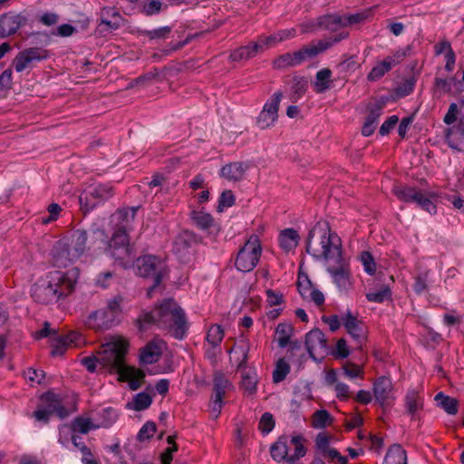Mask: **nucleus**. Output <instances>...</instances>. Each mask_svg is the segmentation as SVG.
Returning a JSON list of instances; mask_svg holds the SVG:
<instances>
[{"instance_id":"nucleus-1","label":"nucleus","mask_w":464,"mask_h":464,"mask_svg":"<svg viewBox=\"0 0 464 464\" xmlns=\"http://www.w3.org/2000/svg\"><path fill=\"white\" fill-rule=\"evenodd\" d=\"M136 324L140 331L154 325L178 340L183 339L188 330L184 310L172 298L164 299L150 311H143Z\"/></svg>"},{"instance_id":"nucleus-2","label":"nucleus","mask_w":464,"mask_h":464,"mask_svg":"<svg viewBox=\"0 0 464 464\" xmlns=\"http://www.w3.org/2000/svg\"><path fill=\"white\" fill-rule=\"evenodd\" d=\"M305 251L315 260H340L341 238L331 231L326 221L317 222L309 231L305 241Z\"/></svg>"},{"instance_id":"nucleus-3","label":"nucleus","mask_w":464,"mask_h":464,"mask_svg":"<svg viewBox=\"0 0 464 464\" xmlns=\"http://www.w3.org/2000/svg\"><path fill=\"white\" fill-rule=\"evenodd\" d=\"M75 282L62 271H53L44 278L38 280L31 288L33 299L43 304L57 302L61 297L70 295Z\"/></svg>"},{"instance_id":"nucleus-4","label":"nucleus","mask_w":464,"mask_h":464,"mask_svg":"<svg viewBox=\"0 0 464 464\" xmlns=\"http://www.w3.org/2000/svg\"><path fill=\"white\" fill-rule=\"evenodd\" d=\"M88 235L85 230H74L70 237L57 243L54 262L57 266L66 267L80 258L87 249Z\"/></svg>"},{"instance_id":"nucleus-5","label":"nucleus","mask_w":464,"mask_h":464,"mask_svg":"<svg viewBox=\"0 0 464 464\" xmlns=\"http://www.w3.org/2000/svg\"><path fill=\"white\" fill-rule=\"evenodd\" d=\"M123 298L120 295L108 300L105 307L90 313L84 320L87 327L95 331H105L115 326L120 322L122 313Z\"/></svg>"},{"instance_id":"nucleus-6","label":"nucleus","mask_w":464,"mask_h":464,"mask_svg":"<svg viewBox=\"0 0 464 464\" xmlns=\"http://www.w3.org/2000/svg\"><path fill=\"white\" fill-rule=\"evenodd\" d=\"M133 266L138 276L150 279L152 285L148 288V297H152L153 292L160 285L163 278L169 275L166 263L160 256L144 255L135 260Z\"/></svg>"},{"instance_id":"nucleus-7","label":"nucleus","mask_w":464,"mask_h":464,"mask_svg":"<svg viewBox=\"0 0 464 464\" xmlns=\"http://www.w3.org/2000/svg\"><path fill=\"white\" fill-rule=\"evenodd\" d=\"M129 343L123 338L113 337L102 344L99 353V364L110 372H119L125 362Z\"/></svg>"},{"instance_id":"nucleus-8","label":"nucleus","mask_w":464,"mask_h":464,"mask_svg":"<svg viewBox=\"0 0 464 464\" xmlns=\"http://www.w3.org/2000/svg\"><path fill=\"white\" fill-rule=\"evenodd\" d=\"M394 195L406 203H415L421 209L435 214L438 197L435 193L422 190L417 187L396 185L392 189Z\"/></svg>"},{"instance_id":"nucleus-9","label":"nucleus","mask_w":464,"mask_h":464,"mask_svg":"<svg viewBox=\"0 0 464 464\" xmlns=\"http://www.w3.org/2000/svg\"><path fill=\"white\" fill-rule=\"evenodd\" d=\"M262 253L261 243L256 235H252L239 249L235 266L241 272H250L257 265Z\"/></svg>"},{"instance_id":"nucleus-10","label":"nucleus","mask_w":464,"mask_h":464,"mask_svg":"<svg viewBox=\"0 0 464 464\" xmlns=\"http://www.w3.org/2000/svg\"><path fill=\"white\" fill-rule=\"evenodd\" d=\"M113 188L109 185H97L82 193L79 197L81 209L89 212L98 204L110 199L113 196Z\"/></svg>"},{"instance_id":"nucleus-11","label":"nucleus","mask_w":464,"mask_h":464,"mask_svg":"<svg viewBox=\"0 0 464 464\" xmlns=\"http://www.w3.org/2000/svg\"><path fill=\"white\" fill-rule=\"evenodd\" d=\"M316 56L314 48H311V45H305L300 50L294 53H286L277 57L273 64L276 69H282L286 67H293L301 64L308 59Z\"/></svg>"},{"instance_id":"nucleus-12","label":"nucleus","mask_w":464,"mask_h":464,"mask_svg":"<svg viewBox=\"0 0 464 464\" xmlns=\"http://www.w3.org/2000/svg\"><path fill=\"white\" fill-rule=\"evenodd\" d=\"M282 97V92L278 91L275 92L271 99L265 103L263 110L256 120L257 125L260 129H267L273 126L277 121L278 109Z\"/></svg>"},{"instance_id":"nucleus-13","label":"nucleus","mask_w":464,"mask_h":464,"mask_svg":"<svg viewBox=\"0 0 464 464\" xmlns=\"http://www.w3.org/2000/svg\"><path fill=\"white\" fill-rule=\"evenodd\" d=\"M49 56L48 51L41 47L24 49L15 56L13 66L17 72L30 67L33 63L40 62Z\"/></svg>"},{"instance_id":"nucleus-14","label":"nucleus","mask_w":464,"mask_h":464,"mask_svg":"<svg viewBox=\"0 0 464 464\" xmlns=\"http://www.w3.org/2000/svg\"><path fill=\"white\" fill-rule=\"evenodd\" d=\"M305 347L314 359H315V354L323 357L328 353L327 341L324 333L318 328H314L306 334Z\"/></svg>"},{"instance_id":"nucleus-15","label":"nucleus","mask_w":464,"mask_h":464,"mask_svg":"<svg viewBox=\"0 0 464 464\" xmlns=\"http://www.w3.org/2000/svg\"><path fill=\"white\" fill-rule=\"evenodd\" d=\"M342 321L346 331L356 343L357 347L361 348L366 340L362 322L354 316L350 311L342 316Z\"/></svg>"},{"instance_id":"nucleus-16","label":"nucleus","mask_w":464,"mask_h":464,"mask_svg":"<svg viewBox=\"0 0 464 464\" xmlns=\"http://www.w3.org/2000/svg\"><path fill=\"white\" fill-rule=\"evenodd\" d=\"M392 382L388 377H379L373 383V394L375 400L382 407L391 406L392 396Z\"/></svg>"},{"instance_id":"nucleus-17","label":"nucleus","mask_w":464,"mask_h":464,"mask_svg":"<svg viewBox=\"0 0 464 464\" xmlns=\"http://www.w3.org/2000/svg\"><path fill=\"white\" fill-rule=\"evenodd\" d=\"M82 340V336L77 332H71L68 334L62 335L52 343V356H62L65 353L68 347L77 346L79 342Z\"/></svg>"},{"instance_id":"nucleus-18","label":"nucleus","mask_w":464,"mask_h":464,"mask_svg":"<svg viewBox=\"0 0 464 464\" xmlns=\"http://www.w3.org/2000/svg\"><path fill=\"white\" fill-rule=\"evenodd\" d=\"M335 266L327 267V271L333 276L334 282L340 289H347L350 285L349 272L345 266V262L341 256L340 260H334Z\"/></svg>"},{"instance_id":"nucleus-19","label":"nucleus","mask_w":464,"mask_h":464,"mask_svg":"<svg viewBox=\"0 0 464 464\" xmlns=\"http://www.w3.org/2000/svg\"><path fill=\"white\" fill-rule=\"evenodd\" d=\"M23 17L19 14H5L0 16V38H5L17 32L21 27Z\"/></svg>"},{"instance_id":"nucleus-20","label":"nucleus","mask_w":464,"mask_h":464,"mask_svg":"<svg viewBox=\"0 0 464 464\" xmlns=\"http://www.w3.org/2000/svg\"><path fill=\"white\" fill-rule=\"evenodd\" d=\"M118 373L121 375L122 380L129 382V386L132 391H136L140 388L143 379L145 378L143 371L132 366H128L126 363Z\"/></svg>"},{"instance_id":"nucleus-21","label":"nucleus","mask_w":464,"mask_h":464,"mask_svg":"<svg viewBox=\"0 0 464 464\" xmlns=\"http://www.w3.org/2000/svg\"><path fill=\"white\" fill-rule=\"evenodd\" d=\"M248 164L242 161L230 162L220 169V176L229 181H239L244 178Z\"/></svg>"},{"instance_id":"nucleus-22","label":"nucleus","mask_w":464,"mask_h":464,"mask_svg":"<svg viewBox=\"0 0 464 464\" xmlns=\"http://www.w3.org/2000/svg\"><path fill=\"white\" fill-rule=\"evenodd\" d=\"M109 252L122 267L128 268L134 265L135 252L131 246L111 247L109 248Z\"/></svg>"},{"instance_id":"nucleus-23","label":"nucleus","mask_w":464,"mask_h":464,"mask_svg":"<svg viewBox=\"0 0 464 464\" xmlns=\"http://www.w3.org/2000/svg\"><path fill=\"white\" fill-rule=\"evenodd\" d=\"M404 405L407 413L414 419L423 408V399L416 390H409L404 398Z\"/></svg>"},{"instance_id":"nucleus-24","label":"nucleus","mask_w":464,"mask_h":464,"mask_svg":"<svg viewBox=\"0 0 464 464\" xmlns=\"http://www.w3.org/2000/svg\"><path fill=\"white\" fill-rule=\"evenodd\" d=\"M448 145L458 151H464V128L453 126L446 130Z\"/></svg>"},{"instance_id":"nucleus-25","label":"nucleus","mask_w":464,"mask_h":464,"mask_svg":"<svg viewBox=\"0 0 464 464\" xmlns=\"http://www.w3.org/2000/svg\"><path fill=\"white\" fill-rule=\"evenodd\" d=\"M288 439L286 436H280L277 440L270 447V454L276 462L288 461Z\"/></svg>"},{"instance_id":"nucleus-26","label":"nucleus","mask_w":464,"mask_h":464,"mask_svg":"<svg viewBox=\"0 0 464 464\" xmlns=\"http://www.w3.org/2000/svg\"><path fill=\"white\" fill-rule=\"evenodd\" d=\"M260 48V44H249L235 49L229 55L232 62H241L254 57Z\"/></svg>"},{"instance_id":"nucleus-27","label":"nucleus","mask_w":464,"mask_h":464,"mask_svg":"<svg viewBox=\"0 0 464 464\" xmlns=\"http://www.w3.org/2000/svg\"><path fill=\"white\" fill-rule=\"evenodd\" d=\"M299 239L298 232L294 228H285L279 235L280 246L285 252L295 249L298 245Z\"/></svg>"},{"instance_id":"nucleus-28","label":"nucleus","mask_w":464,"mask_h":464,"mask_svg":"<svg viewBox=\"0 0 464 464\" xmlns=\"http://www.w3.org/2000/svg\"><path fill=\"white\" fill-rule=\"evenodd\" d=\"M289 98L293 102H297L306 92L308 82L304 77L295 76L289 82Z\"/></svg>"},{"instance_id":"nucleus-29","label":"nucleus","mask_w":464,"mask_h":464,"mask_svg":"<svg viewBox=\"0 0 464 464\" xmlns=\"http://www.w3.org/2000/svg\"><path fill=\"white\" fill-rule=\"evenodd\" d=\"M160 356V346L154 342H150L140 350V359L143 363L151 364L157 362Z\"/></svg>"},{"instance_id":"nucleus-30","label":"nucleus","mask_w":464,"mask_h":464,"mask_svg":"<svg viewBox=\"0 0 464 464\" xmlns=\"http://www.w3.org/2000/svg\"><path fill=\"white\" fill-rule=\"evenodd\" d=\"M349 36V33L346 31H342L334 35H332L328 38L322 39L318 41L316 44H310L311 48H314L316 52V56L323 53L329 48H331L333 45L340 43L341 41L346 39Z\"/></svg>"},{"instance_id":"nucleus-31","label":"nucleus","mask_w":464,"mask_h":464,"mask_svg":"<svg viewBox=\"0 0 464 464\" xmlns=\"http://www.w3.org/2000/svg\"><path fill=\"white\" fill-rule=\"evenodd\" d=\"M384 464H407L406 450L400 444H393L388 450Z\"/></svg>"},{"instance_id":"nucleus-32","label":"nucleus","mask_w":464,"mask_h":464,"mask_svg":"<svg viewBox=\"0 0 464 464\" xmlns=\"http://www.w3.org/2000/svg\"><path fill=\"white\" fill-rule=\"evenodd\" d=\"M434 400L437 401L438 406L448 414L455 415L458 412L459 401L457 399L445 395L443 392H439L435 395Z\"/></svg>"},{"instance_id":"nucleus-33","label":"nucleus","mask_w":464,"mask_h":464,"mask_svg":"<svg viewBox=\"0 0 464 464\" xmlns=\"http://www.w3.org/2000/svg\"><path fill=\"white\" fill-rule=\"evenodd\" d=\"M230 385V382L224 373L221 372H215L213 378V391L218 400H223V397Z\"/></svg>"},{"instance_id":"nucleus-34","label":"nucleus","mask_w":464,"mask_h":464,"mask_svg":"<svg viewBox=\"0 0 464 464\" xmlns=\"http://www.w3.org/2000/svg\"><path fill=\"white\" fill-rule=\"evenodd\" d=\"M97 429H99V426L94 424L91 419L82 416L76 417L71 423V430L73 434H87L90 430Z\"/></svg>"},{"instance_id":"nucleus-35","label":"nucleus","mask_w":464,"mask_h":464,"mask_svg":"<svg viewBox=\"0 0 464 464\" xmlns=\"http://www.w3.org/2000/svg\"><path fill=\"white\" fill-rule=\"evenodd\" d=\"M382 114V108L377 107L370 111L369 114L366 117L365 122L362 127V134L365 137L371 136L377 126V121L379 117Z\"/></svg>"},{"instance_id":"nucleus-36","label":"nucleus","mask_w":464,"mask_h":464,"mask_svg":"<svg viewBox=\"0 0 464 464\" xmlns=\"http://www.w3.org/2000/svg\"><path fill=\"white\" fill-rule=\"evenodd\" d=\"M317 25L329 31H336L338 27H344L343 16L338 14H327L320 16L317 21Z\"/></svg>"},{"instance_id":"nucleus-37","label":"nucleus","mask_w":464,"mask_h":464,"mask_svg":"<svg viewBox=\"0 0 464 464\" xmlns=\"http://www.w3.org/2000/svg\"><path fill=\"white\" fill-rule=\"evenodd\" d=\"M332 71L329 68H324L316 72L314 88L317 93L324 92L330 88Z\"/></svg>"},{"instance_id":"nucleus-38","label":"nucleus","mask_w":464,"mask_h":464,"mask_svg":"<svg viewBox=\"0 0 464 464\" xmlns=\"http://www.w3.org/2000/svg\"><path fill=\"white\" fill-rule=\"evenodd\" d=\"M257 378L255 372H245L242 373L240 388L245 394L253 395L256 392Z\"/></svg>"},{"instance_id":"nucleus-39","label":"nucleus","mask_w":464,"mask_h":464,"mask_svg":"<svg viewBox=\"0 0 464 464\" xmlns=\"http://www.w3.org/2000/svg\"><path fill=\"white\" fill-rule=\"evenodd\" d=\"M152 403V398L145 392H140L133 397L131 402L127 403V408L137 411L148 409Z\"/></svg>"},{"instance_id":"nucleus-40","label":"nucleus","mask_w":464,"mask_h":464,"mask_svg":"<svg viewBox=\"0 0 464 464\" xmlns=\"http://www.w3.org/2000/svg\"><path fill=\"white\" fill-rule=\"evenodd\" d=\"M190 218L194 225L202 230L208 229L213 225L212 216L204 211L193 210L190 213Z\"/></svg>"},{"instance_id":"nucleus-41","label":"nucleus","mask_w":464,"mask_h":464,"mask_svg":"<svg viewBox=\"0 0 464 464\" xmlns=\"http://www.w3.org/2000/svg\"><path fill=\"white\" fill-rule=\"evenodd\" d=\"M293 333V327L289 324L281 323L276 326V335L278 345L281 348H285L288 345L291 335Z\"/></svg>"},{"instance_id":"nucleus-42","label":"nucleus","mask_w":464,"mask_h":464,"mask_svg":"<svg viewBox=\"0 0 464 464\" xmlns=\"http://www.w3.org/2000/svg\"><path fill=\"white\" fill-rule=\"evenodd\" d=\"M392 68L391 62L385 58L383 61L379 62L367 75V80L374 82L381 79L386 72Z\"/></svg>"},{"instance_id":"nucleus-43","label":"nucleus","mask_w":464,"mask_h":464,"mask_svg":"<svg viewBox=\"0 0 464 464\" xmlns=\"http://www.w3.org/2000/svg\"><path fill=\"white\" fill-rule=\"evenodd\" d=\"M290 372V365L285 360V358H280L276 363L275 370L273 372V382L275 383L281 382L285 379L287 374Z\"/></svg>"},{"instance_id":"nucleus-44","label":"nucleus","mask_w":464,"mask_h":464,"mask_svg":"<svg viewBox=\"0 0 464 464\" xmlns=\"http://www.w3.org/2000/svg\"><path fill=\"white\" fill-rule=\"evenodd\" d=\"M332 421L333 418L326 410H319L313 414L312 425L315 429L325 428Z\"/></svg>"},{"instance_id":"nucleus-45","label":"nucleus","mask_w":464,"mask_h":464,"mask_svg":"<svg viewBox=\"0 0 464 464\" xmlns=\"http://www.w3.org/2000/svg\"><path fill=\"white\" fill-rule=\"evenodd\" d=\"M101 421L96 424L100 428L111 427L118 419L116 411L111 407L103 409L100 412Z\"/></svg>"},{"instance_id":"nucleus-46","label":"nucleus","mask_w":464,"mask_h":464,"mask_svg":"<svg viewBox=\"0 0 464 464\" xmlns=\"http://www.w3.org/2000/svg\"><path fill=\"white\" fill-rule=\"evenodd\" d=\"M139 208L140 207H131L119 209L117 211V218L122 223L121 228L126 229V227L134 220Z\"/></svg>"},{"instance_id":"nucleus-47","label":"nucleus","mask_w":464,"mask_h":464,"mask_svg":"<svg viewBox=\"0 0 464 464\" xmlns=\"http://www.w3.org/2000/svg\"><path fill=\"white\" fill-rule=\"evenodd\" d=\"M207 341L213 346H218L223 338H224V331L218 324H213L208 331L207 334Z\"/></svg>"},{"instance_id":"nucleus-48","label":"nucleus","mask_w":464,"mask_h":464,"mask_svg":"<svg viewBox=\"0 0 464 464\" xmlns=\"http://www.w3.org/2000/svg\"><path fill=\"white\" fill-rule=\"evenodd\" d=\"M130 246L129 242V237L125 228L117 229L109 244V248Z\"/></svg>"},{"instance_id":"nucleus-49","label":"nucleus","mask_w":464,"mask_h":464,"mask_svg":"<svg viewBox=\"0 0 464 464\" xmlns=\"http://www.w3.org/2000/svg\"><path fill=\"white\" fill-rule=\"evenodd\" d=\"M304 440V439L301 435L292 437L291 443L295 446V452L289 457L292 461L298 460L300 458H303L306 454V449L303 443Z\"/></svg>"},{"instance_id":"nucleus-50","label":"nucleus","mask_w":464,"mask_h":464,"mask_svg":"<svg viewBox=\"0 0 464 464\" xmlns=\"http://www.w3.org/2000/svg\"><path fill=\"white\" fill-rule=\"evenodd\" d=\"M297 289L303 298L307 299V294L311 292L314 287L305 274H299L297 279Z\"/></svg>"},{"instance_id":"nucleus-51","label":"nucleus","mask_w":464,"mask_h":464,"mask_svg":"<svg viewBox=\"0 0 464 464\" xmlns=\"http://www.w3.org/2000/svg\"><path fill=\"white\" fill-rule=\"evenodd\" d=\"M42 400L47 403L44 408L48 411L50 415L56 414L57 406L60 401V398L53 392H48L42 395Z\"/></svg>"},{"instance_id":"nucleus-52","label":"nucleus","mask_w":464,"mask_h":464,"mask_svg":"<svg viewBox=\"0 0 464 464\" xmlns=\"http://www.w3.org/2000/svg\"><path fill=\"white\" fill-rule=\"evenodd\" d=\"M171 33L170 26H163L154 30H145L142 34L149 37L150 40L154 39H167Z\"/></svg>"},{"instance_id":"nucleus-53","label":"nucleus","mask_w":464,"mask_h":464,"mask_svg":"<svg viewBox=\"0 0 464 464\" xmlns=\"http://www.w3.org/2000/svg\"><path fill=\"white\" fill-rule=\"evenodd\" d=\"M275 427L274 416L270 412H265L259 420L258 429L263 434H268Z\"/></svg>"},{"instance_id":"nucleus-54","label":"nucleus","mask_w":464,"mask_h":464,"mask_svg":"<svg viewBox=\"0 0 464 464\" xmlns=\"http://www.w3.org/2000/svg\"><path fill=\"white\" fill-rule=\"evenodd\" d=\"M235 195L231 190L223 191L218 199V211L222 212L224 208L232 207L235 204Z\"/></svg>"},{"instance_id":"nucleus-55","label":"nucleus","mask_w":464,"mask_h":464,"mask_svg":"<svg viewBox=\"0 0 464 464\" xmlns=\"http://www.w3.org/2000/svg\"><path fill=\"white\" fill-rule=\"evenodd\" d=\"M157 430L156 424L153 421H147L138 433V440L143 441L152 438Z\"/></svg>"},{"instance_id":"nucleus-56","label":"nucleus","mask_w":464,"mask_h":464,"mask_svg":"<svg viewBox=\"0 0 464 464\" xmlns=\"http://www.w3.org/2000/svg\"><path fill=\"white\" fill-rule=\"evenodd\" d=\"M391 296V290L389 287H384L380 291L366 294V298L369 302L382 303L384 300Z\"/></svg>"},{"instance_id":"nucleus-57","label":"nucleus","mask_w":464,"mask_h":464,"mask_svg":"<svg viewBox=\"0 0 464 464\" xmlns=\"http://www.w3.org/2000/svg\"><path fill=\"white\" fill-rule=\"evenodd\" d=\"M361 261L366 273L369 275H373L375 273L376 264L371 253L362 252L361 255Z\"/></svg>"},{"instance_id":"nucleus-58","label":"nucleus","mask_w":464,"mask_h":464,"mask_svg":"<svg viewBox=\"0 0 464 464\" xmlns=\"http://www.w3.org/2000/svg\"><path fill=\"white\" fill-rule=\"evenodd\" d=\"M343 370L344 375L351 379L356 378V377H362V375H363V371L361 368V366H359L355 363H353V362H346L343 366Z\"/></svg>"},{"instance_id":"nucleus-59","label":"nucleus","mask_w":464,"mask_h":464,"mask_svg":"<svg viewBox=\"0 0 464 464\" xmlns=\"http://www.w3.org/2000/svg\"><path fill=\"white\" fill-rule=\"evenodd\" d=\"M368 17L367 13H356L353 14L343 15V26H348L352 24H361L364 22Z\"/></svg>"},{"instance_id":"nucleus-60","label":"nucleus","mask_w":464,"mask_h":464,"mask_svg":"<svg viewBox=\"0 0 464 464\" xmlns=\"http://www.w3.org/2000/svg\"><path fill=\"white\" fill-rule=\"evenodd\" d=\"M428 274L424 273L414 278L413 290L416 294L420 295L427 289Z\"/></svg>"},{"instance_id":"nucleus-61","label":"nucleus","mask_w":464,"mask_h":464,"mask_svg":"<svg viewBox=\"0 0 464 464\" xmlns=\"http://www.w3.org/2000/svg\"><path fill=\"white\" fill-rule=\"evenodd\" d=\"M399 118L396 115H392L389 117L381 126L380 134L382 136H385L390 133V131L395 127L398 123Z\"/></svg>"},{"instance_id":"nucleus-62","label":"nucleus","mask_w":464,"mask_h":464,"mask_svg":"<svg viewBox=\"0 0 464 464\" xmlns=\"http://www.w3.org/2000/svg\"><path fill=\"white\" fill-rule=\"evenodd\" d=\"M458 114H459L458 105L453 102L450 105L449 110H448L446 115L444 116V119H443L444 122L448 125L454 123L458 119Z\"/></svg>"},{"instance_id":"nucleus-63","label":"nucleus","mask_w":464,"mask_h":464,"mask_svg":"<svg viewBox=\"0 0 464 464\" xmlns=\"http://www.w3.org/2000/svg\"><path fill=\"white\" fill-rule=\"evenodd\" d=\"M330 438L327 434L321 432L318 433L315 438V445L318 450L324 452L329 448Z\"/></svg>"},{"instance_id":"nucleus-64","label":"nucleus","mask_w":464,"mask_h":464,"mask_svg":"<svg viewBox=\"0 0 464 464\" xmlns=\"http://www.w3.org/2000/svg\"><path fill=\"white\" fill-rule=\"evenodd\" d=\"M343 57V61L338 64L342 71H354L359 67V64L353 60V56L347 57V55H344Z\"/></svg>"}]
</instances>
